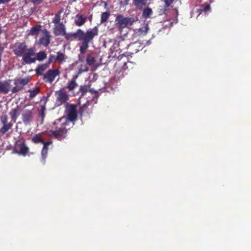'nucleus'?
Masks as SVG:
<instances>
[{"label":"nucleus","mask_w":251,"mask_h":251,"mask_svg":"<svg viewBox=\"0 0 251 251\" xmlns=\"http://www.w3.org/2000/svg\"><path fill=\"white\" fill-rule=\"evenodd\" d=\"M125 42V41L124 39H122L121 41L119 42L118 45L120 48V49L123 50L124 49L123 47V44Z\"/></svg>","instance_id":"4c0bfd02"},{"label":"nucleus","mask_w":251,"mask_h":251,"mask_svg":"<svg viewBox=\"0 0 251 251\" xmlns=\"http://www.w3.org/2000/svg\"><path fill=\"white\" fill-rule=\"evenodd\" d=\"M87 21V16L83 14H77L75 17L74 23L77 26L83 25Z\"/></svg>","instance_id":"4468645a"},{"label":"nucleus","mask_w":251,"mask_h":251,"mask_svg":"<svg viewBox=\"0 0 251 251\" xmlns=\"http://www.w3.org/2000/svg\"><path fill=\"white\" fill-rule=\"evenodd\" d=\"M98 35V28L95 27L89 29L85 32L81 29H78L75 32L67 33L65 38L68 41L78 40L82 41V44L80 46V53L79 55V59L80 61L85 60V54L89 47V43L92 42L94 38Z\"/></svg>","instance_id":"f257e3e1"},{"label":"nucleus","mask_w":251,"mask_h":251,"mask_svg":"<svg viewBox=\"0 0 251 251\" xmlns=\"http://www.w3.org/2000/svg\"><path fill=\"white\" fill-rule=\"evenodd\" d=\"M35 49L33 48L27 49L23 56L25 63H34L35 62Z\"/></svg>","instance_id":"0eeeda50"},{"label":"nucleus","mask_w":251,"mask_h":251,"mask_svg":"<svg viewBox=\"0 0 251 251\" xmlns=\"http://www.w3.org/2000/svg\"><path fill=\"white\" fill-rule=\"evenodd\" d=\"M127 45L131 53H136L140 50V46L138 43L135 42Z\"/></svg>","instance_id":"6ab92c4d"},{"label":"nucleus","mask_w":251,"mask_h":251,"mask_svg":"<svg viewBox=\"0 0 251 251\" xmlns=\"http://www.w3.org/2000/svg\"><path fill=\"white\" fill-rule=\"evenodd\" d=\"M44 0H31V2L35 4H39L41 3Z\"/></svg>","instance_id":"58836bf2"},{"label":"nucleus","mask_w":251,"mask_h":251,"mask_svg":"<svg viewBox=\"0 0 251 251\" xmlns=\"http://www.w3.org/2000/svg\"><path fill=\"white\" fill-rule=\"evenodd\" d=\"M10 80L0 81V93L7 94L10 89Z\"/></svg>","instance_id":"dca6fc26"},{"label":"nucleus","mask_w":251,"mask_h":251,"mask_svg":"<svg viewBox=\"0 0 251 251\" xmlns=\"http://www.w3.org/2000/svg\"><path fill=\"white\" fill-rule=\"evenodd\" d=\"M165 2L166 8L169 7L174 2V0H163Z\"/></svg>","instance_id":"c9c22d12"},{"label":"nucleus","mask_w":251,"mask_h":251,"mask_svg":"<svg viewBox=\"0 0 251 251\" xmlns=\"http://www.w3.org/2000/svg\"><path fill=\"white\" fill-rule=\"evenodd\" d=\"M60 74V72L58 69H50L44 75L43 79L45 82L51 83Z\"/></svg>","instance_id":"6e6552de"},{"label":"nucleus","mask_w":251,"mask_h":251,"mask_svg":"<svg viewBox=\"0 0 251 251\" xmlns=\"http://www.w3.org/2000/svg\"><path fill=\"white\" fill-rule=\"evenodd\" d=\"M13 49L15 54L23 56L27 50V46L25 43H16L13 46Z\"/></svg>","instance_id":"9d476101"},{"label":"nucleus","mask_w":251,"mask_h":251,"mask_svg":"<svg viewBox=\"0 0 251 251\" xmlns=\"http://www.w3.org/2000/svg\"><path fill=\"white\" fill-rule=\"evenodd\" d=\"M56 96V104L57 106L65 103L69 100L67 92L64 89H60L55 92Z\"/></svg>","instance_id":"423d86ee"},{"label":"nucleus","mask_w":251,"mask_h":251,"mask_svg":"<svg viewBox=\"0 0 251 251\" xmlns=\"http://www.w3.org/2000/svg\"><path fill=\"white\" fill-rule=\"evenodd\" d=\"M85 107H86V106L85 105H84L81 108V109H84V108H85Z\"/></svg>","instance_id":"c03bdc74"},{"label":"nucleus","mask_w":251,"mask_h":251,"mask_svg":"<svg viewBox=\"0 0 251 251\" xmlns=\"http://www.w3.org/2000/svg\"><path fill=\"white\" fill-rule=\"evenodd\" d=\"M44 36L40 38L38 44L40 45L47 47L50 43V35L49 32L47 29L43 31Z\"/></svg>","instance_id":"f8f14e48"},{"label":"nucleus","mask_w":251,"mask_h":251,"mask_svg":"<svg viewBox=\"0 0 251 251\" xmlns=\"http://www.w3.org/2000/svg\"><path fill=\"white\" fill-rule=\"evenodd\" d=\"M70 128L69 122L63 118H60L53 123V126L48 131V134L51 137L61 140L66 137L68 130Z\"/></svg>","instance_id":"f03ea898"},{"label":"nucleus","mask_w":251,"mask_h":251,"mask_svg":"<svg viewBox=\"0 0 251 251\" xmlns=\"http://www.w3.org/2000/svg\"><path fill=\"white\" fill-rule=\"evenodd\" d=\"M52 141H47V142L44 141V142L42 143L43 144V149H45V150H48L49 146L50 144H52Z\"/></svg>","instance_id":"f704fd0d"},{"label":"nucleus","mask_w":251,"mask_h":251,"mask_svg":"<svg viewBox=\"0 0 251 251\" xmlns=\"http://www.w3.org/2000/svg\"><path fill=\"white\" fill-rule=\"evenodd\" d=\"M14 151L16 152L23 156H25L29 151V148L24 141L17 143L15 146Z\"/></svg>","instance_id":"1a4fd4ad"},{"label":"nucleus","mask_w":251,"mask_h":251,"mask_svg":"<svg viewBox=\"0 0 251 251\" xmlns=\"http://www.w3.org/2000/svg\"><path fill=\"white\" fill-rule=\"evenodd\" d=\"M10 1V0H0V4L1 3H8Z\"/></svg>","instance_id":"79ce46f5"},{"label":"nucleus","mask_w":251,"mask_h":251,"mask_svg":"<svg viewBox=\"0 0 251 251\" xmlns=\"http://www.w3.org/2000/svg\"><path fill=\"white\" fill-rule=\"evenodd\" d=\"M66 112L67 113V117L62 118L66 120L69 122V125L71 122L75 121L77 117L76 106L75 104H67L66 108Z\"/></svg>","instance_id":"20e7f679"},{"label":"nucleus","mask_w":251,"mask_h":251,"mask_svg":"<svg viewBox=\"0 0 251 251\" xmlns=\"http://www.w3.org/2000/svg\"><path fill=\"white\" fill-rule=\"evenodd\" d=\"M95 54L93 53L88 54L86 59L87 63H94L95 62Z\"/></svg>","instance_id":"7c9ffc66"},{"label":"nucleus","mask_w":251,"mask_h":251,"mask_svg":"<svg viewBox=\"0 0 251 251\" xmlns=\"http://www.w3.org/2000/svg\"><path fill=\"white\" fill-rule=\"evenodd\" d=\"M8 118L6 115H2L0 117V125L1 126L0 128V132L4 134L7 132L13 126V123L8 122Z\"/></svg>","instance_id":"39448f33"},{"label":"nucleus","mask_w":251,"mask_h":251,"mask_svg":"<svg viewBox=\"0 0 251 251\" xmlns=\"http://www.w3.org/2000/svg\"><path fill=\"white\" fill-rule=\"evenodd\" d=\"M65 55L62 52H58L56 55H50L49 59V63L53 62H61L65 61Z\"/></svg>","instance_id":"2eb2a0df"},{"label":"nucleus","mask_w":251,"mask_h":251,"mask_svg":"<svg viewBox=\"0 0 251 251\" xmlns=\"http://www.w3.org/2000/svg\"><path fill=\"white\" fill-rule=\"evenodd\" d=\"M48 64H42L41 65H39L38 66L37 68L35 70L36 74L38 75H43V72L47 69L48 68Z\"/></svg>","instance_id":"b1692460"},{"label":"nucleus","mask_w":251,"mask_h":251,"mask_svg":"<svg viewBox=\"0 0 251 251\" xmlns=\"http://www.w3.org/2000/svg\"><path fill=\"white\" fill-rule=\"evenodd\" d=\"M129 0H120V4L121 6H124L128 4Z\"/></svg>","instance_id":"e433bc0d"},{"label":"nucleus","mask_w":251,"mask_h":251,"mask_svg":"<svg viewBox=\"0 0 251 251\" xmlns=\"http://www.w3.org/2000/svg\"><path fill=\"white\" fill-rule=\"evenodd\" d=\"M22 87H21L20 85H16L12 89L11 92L12 93H15L22 90Z\"/></svg>","instance_id":"473e14b6"},{"label":"nucleus","mask_w":251,"mask_h":251,"mask_svg":"<svg viewBox=\"0 0 251 251\" xmlns=\"http://www.w3.org/2000/svg\"><path fill=\"white\" fill-rule=\"evenodd\" d=\"M89 91L91 94H97V93H98L97 91L95 90H94V89H90V88H89Z\"/></svg>","instance_id":"a19ab883"},{"label":"nucleus","mask_w":251,"mask_h":251,"mask_svg":"<svg viewBox=\"0 0 251 251\" xmlns=\"http://www.w3.org/2000/svg\"><path fill=\"white\" fill-rule=\"evenodd\" d=\"M30 78L29 77H26L25 78H19L15 81V84L16 85H20L21 87L23 88L24 86L26 85L30 81Z\"/></svg>","instance_id":"aec40b11"},{"label":"nucleus","mask_w":251,"mask_h":251,"mask_svg":"<svg viewBox=\"0 0 251 251\" xmlns=\"http://www.w3.org/2000/svg\"><path fill=\"white\" fill-rule=\"evenodd\" d=\"M110 16V13L108 12H103L101 15L100 23H103L106 22Z\"/></svg>","instance_id":"c85d7f7f"},{"label":"nucleus","mask_w":251,"mask_h":251,"mask_svg":"<svg viewBox=\"0 0 251 251\" xmlns=\"http://www.w3.org/2000/svg\"><path fill=\"white\" fill-rule=\"evenodd\" d=\"M148 0H133V3L138 9H141L147 5Z\"/></svg>","instance_id":"4be33fe9"},{"label":"nucleus","mask_w":251,"mask_h":251,"mask_svg":"<svg viewBox=\"0 0 251 251\" xmlns=\"http://www.w3.org/2000/svg\"><path fill=\"white\" fill-rule=\"evenodd\" d=\"M46 102H47V99H46V100L44 102V104L43 105H41V110H42V114H43V112H44V111L45 110V109H46L45 106H46Z\"/></svg>","instance_id":"ea45409f"},{"label":"nucleus","mask_w":251,"mask_h":251,"mask_svg":"<svg viewBox=\"0 0 251 251\" xmlns=\"http://www.w3.org/2000/svg\"><path fill=\"white\" fill-rule=\"evenodd\" d=\"M152 14V9L151 8L147 7L143 10L142 16L145 19L150 18L151 15Z\"/></svg>","instance_id":"cd10ccee"},{"label":"nucleus","mask_w":251,"mask_h":251,"mask_svg":"<svg viewBox=\"0 0 251 251\" xmlns=\"http://www.w3.org/2000/svg\"><path fill=\"white\" fill-rule=\"evenodd\" d=\"M47 57V54L44 51H40L35 53V61H43Z\"/></svg>","instance_id":"393cba45"},{"label":"nucleus","mask_w":251,"mask_h":251,"mask_svg":"<svg viewBox=\"0 0 251 251\" xmlns=\"http://www.w3.org/2000/svg\"><path fill=\"white\" fill-rule=\"evenodd\" d=\"M92 64H81L78 67L77 74L75 75H77L78 76L82 73L87 72L89 70V66Z\"/></svg>","instance_id":"a211bd4d"},{"label":"nucleus","mask_w":251,"mask_h":251,"mask_svg":"<svg viewBox=\"0 0 251 251\" xmlns=\"http://www.w3.org/2000/svg\"><path fill=\"white\" fill-rule=\"evenodd\" d=\"M41 25H36L34 26H33L30 29L29 32L28 33V35H38L39 32L41 30Z\"/></svg>","instance_id":"412c9836"},{"label":"nucleus","mask_w":251,"mask_h":251,"mask_svg":"<svg viewBox=\"0 0 251 251\" xmlns=\"http://www.w3.org/2000/svg\"><path fill=\"white\" fill-rule=\"evenodd\" d=\"M31 141L34 144H39L43 143L44 140L41 137L40 134H37L32 137Z\"/></svg>","instance_id":"bb28decb"},{"label":"nucleus","mask_w":251,"mask_h":251,"mask_svg":"<svg viewBox=\"0 0 251 251\" xmlns=\"http://www.w3.org/2000/svg\"><path fill=\"white\" fill-rule=\"evenodd\" d=\"M77 78V75H74L72 79L67 85V88L69 91H72L77 86L75 79Z\"/></svg>","instance_id":"5701e85b"},{"label":"nucleus","mask_w":251,"mask_h":251,"mask_svg":"<svg viewBox=\"0 0 251 251\" xmlns=\"http://www.w3.org/2000/svg\"><path fill=\"white\" fill-rule=\"evenodd\" d=\"M134 19L130 17H125L122 15L118 14L116 16V25L118 26V30L122 33L124 28L132 25Z\"/></svg>","instance_id":"7ed1b4c3"},{"label":"nucleus","mask_w":251,"mask_h":251,"mask_svg":"<svg viewBox=\"0 0 251 251\" xmlns=\"http://www.w3.org/2000/svg\"><path fill=\"white\" fill-rule=\"evenodd\" d=\"M210 9V6L209 5H206L205 7H204V11H207L209 9Z\"/></svg>","instance_id":"37998d69"},{"label":"nucleus","mask_w":251,"mask_h":251,"mask_svg":"<svg viewBox=\"0 0 251 251\" xmlns=\"http://www.w3.org/2000/svg\"><path fill=\"white\" fill-rule=\"evenodd\" d=\"M48 153V150L43 149L42 150L41 154L43 160H45L47 156V154Z\"/></svg>","instance_id":"72a5a7b5"},{"label":"nucleus","mask_w":251,"mask_h":251,"mask_svg":"<svg viewBox=\"0 0 251 251\" xmlns=\"http://www.w3.org/2000/svg\"><path fill=\"white\" fill-rule=\"evenodd\" d=\"M40 92V88L39 87H35L32 90H29L28 92L29 93L30 99H33Z\"/></svg>","instance_id":"a878e982"},{"label":"nucleus","mask_w":251,"mask_h":251,"mask_svg":"<svg viewBox=\"0 0 251 251\" xmlns=\"http://www.w3.org/2000/svg\"><path fill=\"white\" fill-rule=\"evenodd\" d=\"M22 120L25 125H28L33 120V114L31 110L25 109L22 114Z\"/></svg>","instance_id":"9b49d317"},{"label":"nucleus","mask_w":251,"mask_h":251,"mask_svg":"<svg viewBox=\"0 0 251 251\" xmlns=\"http://www.w3.org/2000/svg\"><path fill=\"white\" fill-rule=\"evenodd\" d=\"M53 33L56 36L62 35L65 37L67 33L64 25L63 23L56 25L54 28Z\"/></svg>","instance_id":"ddd939ff"},{"label":"nucleus","mask_w":251,"mask_h":251,"mask_svg":"<svg viewBox=\"0 0 251 251\" xmlns=\"http://www.w3.org/2000/svg\"><path fill=\"white\" fill-rule=\"evenodd\" d=\"M20 107L17 105L16 107L11 109L9 112V115L11 117V120L15 123L19 116Z\"/></svg>","instance_id":"f3484780"},{"label":"nucleus","mask_w":251,"mask_h":251,"mask_svg":"<svg viewBox=\"0 0 251 251\" xmlns=\"http://www.w3.org/2000/svg\"><path fill=\"white\" fill-rule=\"evenodd\" d=\"M90 86L88 85H83L81 86L79 88V91L81 93V95H85L86 93L89 91Z\"/></svg>","instance_id":"c756f323"},{"label":"nucleus","mask_w":251,"mask_h":251,"mask_svg":"<svg viewBox=\"0 0 251 251\" xmlns=\"http://www.w3.org/2000/svg\"><path fill=\"white\" fill-rule=\"evenodd\" d=\"M60 16L59 14H56L52 20V22L56 25L60 24Z\"/></svg>","instance_id":"2f4dec72"}]
</instances>
